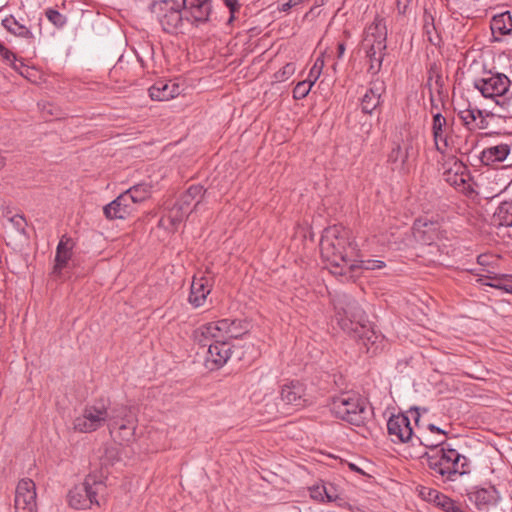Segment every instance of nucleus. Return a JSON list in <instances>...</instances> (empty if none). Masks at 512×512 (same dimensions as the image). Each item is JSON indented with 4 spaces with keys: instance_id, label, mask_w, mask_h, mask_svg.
<instances>
[{
    "instance_id": "1",
    "label": "nucleus",
    "mask_w": 512,
    "mask_h": 512,
    "mask_svg": "<svg viewBox=\"0 0 512 512\" xmlns=\"http://www.w3.org/2000/svg\"><path fill=\"white\" fill-rule=\"evenodd\" d=\"M428 429L436 434L435 439L430 435L417 437L421 445L428 448L422 456L426 460L430 475L446 483L455 482L459 477L470 472L469 460L456 449L446 444L447 432L434 424H428Z\"/></svg>"
},
{
    "instance_id": "2",
    "label": "nucleus",
    "mask_w": 512,
    "mask_h": 512,
    "mask_svg": "<svg viewBox=\"0 0 512 512\" xmlns=\"http://www.w3.org/2000/svg\"><path fill=\"white\" fill-rule=\"evenodd\" d=\"M163 31L182 32L185 25L207 22L211 14L210 0H158L151 5Z\"/></svg>"
},
{
    "instance_id": "3",
    "label": "nucleus",
    "mask_w": 512,
    "mask_h": 512,
    "mask_svg": "<svg viewBox=\"0 0 512 512\" xmlns=\"http://www.w3.org/2000/svg\"><path fill=\"white\" fill-rule=\"evenodd\" d=\"M320 251L328 269L336 276L343 277L347 275V269H353L356 266L357 245L350 231L341 225L324 229L320 240Z\"/></svg>"
},
{
    "instance_id": "4",
    "label": "nucleus",
    "mask_w": 512,
    "mask_h": 512,
    "mask_svg": "<svg viewBox=\"0 0 512 512\" xmlns=\"http://www.w3.org/2000/svg\"><path fill=\"white\" fill-rule=\"evenodd\" d=\"M118 407L111 408L108 399H98L85 405L81 415L73 420V428L80 433L94 432L105 424H118Z\"/></svg>"
},
{
    "instance_id": "5",
    "label": "nucleus",
    "mask_w": 512,
    "mask_h": 512,
    "mask_svg": "<svg viewBox=\"0 0 512 512\" xmlns=\"http://www.w3.org/2000/svg\"><path fill=\"white\" fill-rule=\"evenodd\" d=\"M510 80L502 73H485L483 77L474 81V87L487 99L494 100L499 113L512 116V101L509 97Z\"/></svg>"
},
{
    "instance_id": "6",
    "label": "nucleus",
    "mask_w": 512,
    "mask_h": 512,
    "mask_svg": "<svg viewBox=\"0 0 512 512\" xmlns=\"http://www.w3.org/2000/svg\"><path fill=\"white\" fill-rule=\"evenodd\" d=\"M331 301L335 312L334 319L345 333L351 334L362 323H368L365 311L351 295L336 292Z\"/></svg>"
},
{
    "instance_id": "7",
    "label": "nucleus",
    "mask_w": 512,
    "mask_h": 512,
    "mask_svg": "<svg viewBox=\"0 0 512 512\" xmlns=\"http://www.w3.org/2000/svg\"><path fill=\"white\" fill-rule=\"evenodd\" d=\"M387 28L384 20L375 17L366 27L363 38V48L370 59V70H380L386 50Z\"/></svg>"
},
{
    "instance_id": "8",
    "label": "nucleus",
    "mask_w": 512,
    "mask_h": 512,
    "mask_svg": "<svg viewBox=\"0 0 512 512\" xmlns=\"http://www.w3.org/2000/svg\"><path fill=\"white\" fill-rule=\"evenodd\" d=\"M331 412L336 418L358 427L364 425L370 415L366 401L351 394L335 398L331 404Z\"/></svg>"
},
{
    "instance_id": "9",
    "label": "nucleus",
    "mask_w": 512,
    "mask_h": 512,
    "mask_svg": "<svg viewBox=\"0 0 512 512\" xmlns=\"http://www.w3.org/2000/svg\"><path fill=\"white\" fill-rule=\"evenodd\" d=\"M106 485L100 476L89 474L84 482L74 486L69 491V505L75 509L90 508L93 504L99 506L97 496L104 493Z\"/></svg>"
},
{
    "instance_id": "10",
    "label": "nucleus",
    "mask_w": 512,
    "mask_h": 512,
    "mask_svg": "<svg viewBox=\"0 0 512 512\" xmlns=\"http://www.w3.org/2000/svg\"><path fill=\"white\" fill-rule=\"evenodd\" d=\"M226 325L227 319L205 323L194 331V340L203 347L211 343L226 342Z\"/></svg>"
},
{
    "instance_id": "11",
    "label": "nucleus",
    "mask_w": 512,
    "mask_h": 512,
    "mask_svg": "<svg viewBox=\"0 0 512 512\" xmlns=\"http://www.w3.org/2000/svg\"><path fill=\"white\" fill-rule=\"evenodd\" d=\"M36 485L33 480L21 479L15 491V512H37Z\"/></svg>"
},
{
    "instance_id": "12",
    "label": "nucleus",
    "mask_w": 512,
    "mask_h": 512,
    "mask_svg": "<svg viewBox=\"0 0 512 512\" xmlns=\"http://www.w3.org/2000/svg\"><path fill=\"white\" fill-rule=\"evenodd\" d=\"M388 434L394 443L413 442L418 436H414L410 420L407 415L399 413L392 415L387 422Z\"/></svg>"
},
{
    "instance_id": "13",
    "label": "nucleus",
    "mask_w": 512,
    "mask_h": 512,
    "mask_svg": "<svg viewBox=\"0 0 512 512\" xmlns=\"http://www.w3.org/2000/svg\"><path fill=\"white\" fill-rule=\"evenodd\" d=\"M281 401L291 408L298 410L305 407L310 401L306 393V387L299 381H291L281 388Z\"/></svg>"
},
{
    "instance_id": "14",
    "label": "nucleus",
    "mask_w": 512,
    "mask_h": 512,
    "mask_svg": "<svg viewBox=\"0 0 512 512\" xmlns=\"http://www.w3.org/2000/svg\"><path fill=\"white\" fill-rule=\"evenodd\" d=\"M134 194H118V197L104 206L103 211L108 219H124L130 214L132 205L142 201Z\"/></svg>"
},
{
    "instance_id": "15",
    "label": "nucleus",
    "mask_w": 512,
    "mask_h": 512,
    "mask_svg": "<svg viewBox=\"0 0 512 512\" xmlns=\"http://www.w3.org/2000/svg\"><path fill=\"white\" fill-rule=\"evenodd\" d=\"M467 496L479 510H489L500 499L499 492L494 486L475 487L467 493Z\"/></svg>"
},
{
    "instance_id": "16",
    "label": "nucleus",
    "mask_w": 512,
    "mask_h": 512,
    "mask_svg": "<svg viewBox=\"0 0 512 512\" xmlns=\"http://www.w3.org/2000/svg\"><path fill=\"white\" fill-rule=\"evenodd\" d=\"M206 347H208V351L205 362L210 370L221 368L231 357V345L227 341L211 343Z\"/></svg>"
},
{
    "instance_id": "17",
    "label": "nucleus",
    "mask_w": 512,
    "mask_h": 512,
    "mask_svg": "<svg viewBox=\"0 0 512 512\" xmlns=\"http://www.w3.org/2000/svg\"><path fill=\"white\" fill-rule=\"evenodd\" d=\"M116 414H120L118 424L109 423V429L111 432L118 429L119 437L125 442H130L134 439L136 420L126 406H119Z\"/></svg>"
},
{
    "instance_id": "18",
    "label": "nucleus",
    "mask_w": 512,
    "mask_h": 512,
    "mask_svg": "<svg viewBox=\"0 0 512 512\" xmlns=\"http://www.w3.org/2000/svg\"><path fill=\"white\" fill-rule=\"evenodd\" d=\"M409 145L401 146L395 145L388 154V163L393 171H398L401 174L407 173L411 167Z\"/></svg>"
},
{
    "instance_id": "19",
    "label": "nucleus",
    "mask_w": 512,
    "mask_h": 512,
    "mask_svg": "<svg viewBox=\"0 0 512 512\" xmlns=\"http://www.w3.org/2000/svg\"><path fill=\"white\" fill-rule=\"evenodd\" d=\"M385 91L384 82L375 80L361 97V109L366 114H371L381 103L382 94Z\"/></svg>"
},
{
    "instance_id": "20",
    "label": "nucleus",
    "mask_w": 512,
    "mask_h": 512,
    "mask_svg": "<svg viewBox=\"0 0 512 512\" xmlns=\"http://www.w3.org/2000/svg\"><path fill=\"white\" fill-rule=\"evenodd\" d=\"M181 91L174 81L158 80L149 88V96L152 100L168 101L180 95Z\"/></svg>"
},
{
    "instance_id": "21",
    "label": "nucleus",
    "mask_w": 512,
    "mask_h": 512,
    "mask_svg": "<svg viewBox=\"0 0 512 512\" xmlns=\"http://www.w3.org/2000/svg\"><path fill=\"white\" fill-rule=\"evenodd\" d=\"M448 126L446 118L439 112L433 114L432 133L436 149L444 153L448 147Z\"/></svg>"
},
{
    "instance_id": "22",
    "label": "nucleus",
    "mask_w": 512,
    "mask_h": 512,
    "mask_svg": "<svg viewBox=\"0 0 512 512\" xmlns=\"http://www.w3.org/2000/svg\"><path fill=\"white\" fill-rule=\"evenodd\" d=\"M210 292L211 284L206 277H194L190 287L188 301L194 308L201 307L204 305Z\"/></svg>"
},
{
    "instance_id": "23",
    "label": "nucleus",
    "mask_w": 512,
    "mask_h": 512,
    "mask_svg": "<svg viewBox=\"0 0 512 512\" xmlns=\"http://www.w3.org/2000/svg\"><path fill=\"white\" fill-rule=\"evenodd\" d=\"M355 339L360 340L369 352H375L383 340V336L377 334L373 328L368 326V323H362L359 328L353 330L350 334Z\"/></svg>"
},
{
    "instance_id": "24",
    "label": "nucleus",
    "mask_w": 512,
    "mask_h": 512,
    "mask_svg": "<svg viewBox=\"0 0 512 512\" xmlns=\"http://www.w3.org/2000/svg\"><path fill=\"white\" fill-rule=\"evenodd\" d=\"M492 36L501 41L505 36H512V15L509 11L493 16L490 22Z\"/></svg>"
},
{
    "instance_id": "25",
    "label": "nucleus",
    "mask_w": 512,
    "mask_h": 512,
    "mask_svg": "<svg viewBox=\"0 0 512 512\" xmlns=\"http://www.w3.org/2000/svg\"><path fill=\"white\" fill-rule=\"evenodd\" d=\"M438 223L427 218H418L413 224L414 236L424 242L431 243L437 237Z\"/></svg>"
},
{
    "instance_id": "26",
    "label": "nucleus",
    "mask_w": 512,
    "mask_h": 512,
    "mask_svg": "<svg viewBox=\"0 0 512 512\" xmlns=\"http://www.w3.org/2000/svg\"><path fill=\"white\" fill-rule=\"evenodd\" d=\"M73 242L70 238L63 236L56 248L55 265L53 272L60 274L71 258Z\"/></svg>"
},
{
    "instance_id": "27",
    "label": "nucleus",
    "mask_w": 512,
    "mask_h": 512,
    "mask_svg": "<svg viewBox=\"0 0 512 512\" xmlns=\"http://www.w3.org/2000/svg\"><path fill=\"white\" fill-rule=\"evenodd\" d=\"M510 152L507 144L488 147L481 152L480 160L484 165H492L504 161Z\"/></svg>"
},
{
    "instance_id": "28",
    "label": "nucleus",
    "mask_w": 512,
    "mask_h": 512,
    "mask_svg": "<svg viewBox=\"0 0 512 512\" xmlns=\"http://www.w3.org/2000/svg\"><path fill=\"white\" fill-rule=\"evenodd\" d=\"M355 263L356 266L353 269H347V275L343 276L346 280H350L356 277L360 270H376L385 267V263L381 260H363L359 258V255L355 257Z\"/></svg>"
},
{
    "instance_id": "29",
    "label": "nucleus",
    "mask_w": 512,
    "mask_h": 512,
    "mask_svg": "<svg viewBox=\"0 0 512 512\" xmlns=\"http://www.w3.org/2000/svg\"><path fill=\"white\" fill-rule=\"evenodd\" d=\"M2 25L5 29H7L10 33L23 37V38H33V34L26 26L20 24L13 16L6 17L2 20Z\"/></svg>"
},
{
    "instance_id": "30",
    "label": "nucleus",
    "mask_w": 512,
    "mask_h": 512,
    "mask_svg": "<svg viewBox=\"0 0 512 512\" xmlns=\"http://www.w3.org/2000/svg\"><path fill=\"white\" fill-rule=\"evenodd\" d=\"M423 33L427 41L430 42L432 45L439 46L441 44V36L437 31L432 16L424 17Z\"/></svg>"
},
{
    "instance_id": "31",
    "label": "nucleus",
    "mask_w": 512,
    "mask_h": 512,
    "mask_svg": "<svg viewBox=\"0 0 512 512\" xmlns=\"http://www.w3.org/2000/svg\"><path fill=\"white\" fill-rule=\"evenodd\" d=\"M226 340L236 339L247 332L248 326L245 322L237 319H227Z\"/></svg>"
},
{
    "instance_id": "32",
    "label": "nucleus",
    "mask_w": 512,
    "mask_h": 512,
    "mask_svg": "<svg viewBox=\"0 0 512 512\" xmlns=\"http://www.w3.org/2000/svg\"><path fill=\"white\" fill-rule=\"evenodd\" d=\"M512 280V275L502 274L495 275L492 278L491 283H487V286L492 288L500 289L505 291L506 293L512 294V285L508 282Z\"/></svg>"
},
{
    "instance_id": "33",
    "label": "nucleus",
    "mask_w": 512,
    "mask_h": 512,
    "mask_svg": "<svg viewBox=\"0 0 512 512\" xmlns=\"http://www.w3.org/2000/svg\"><path fill=\"white\" fill-rule=\"evenodd\" d=\"M419 494L425 501L432 502L436 506L439 505V503L442 501V499L445 496L438 490L430 488V487H421Z\"/></svg>"
},
{
    "instance_id": "34",
    "label": "nucleus",
    "mask_w": 512,
    "mask_h": 512,
    "mask_svg": "<svg viewBox=\"0 0 512 512\" xmlns=\"http://www.w3.org/2000/svg\"><path fill=\"white\" fill-rule=\"evenodd\" d=\"M47 19L57 28H62L67 23V18L55 9H47L45 11Z\"/></svg>"
},
{
    "instance_id": "35",
    "label": "nucleus",
    "mask_w": 512,
    "mask_h": 512,
    "mask_svg": "<svg viewBox=\"0 0 512 512\" xmlns=\"http://www.w3.org/2000/svg\"><path fill=\"white\" fill-rule=\"evenodd\" d=\"M477 115H480V110L478 109L468 108L459 112L460 119L469 128H472L477 121Z\"/></svg>"
},
{
    "instance_id": "36",
    "label": "nucleus",
    "mask_w": 512,
    "mask_h": 512,
    "mask_svg": "<svg viewBox=\"0 0 512 512\" xmlns=\"http://www.w3.org/2000/svg\"><path fill=\"white\" fill-rule=\"evenodd\" d=\"M321 490L325 494V501L327 502H338L342 500L337 488L332 483L322 484Z\"/></svg>"
},
{
    "instance_id": "37",
    "label": "nucleus",
    "mask_w": 512,
    "mask_h": 512,
    "mask_svg": "<svg viewBox=\"0 0 512 512\" xmlns=\"http://www.w3.org/2000/svg\"><path fill=\"white\" fill-rule=\"evenodd\" d=\"M323 66H324L323 59L317 58L315 60L314 65L311 67L309 74L305 80H307L310 84L314 85L322 73Z\"/></svg>"
},
{
    "instance_id": "38",
    "label": "nucleus",
    "mask_w": 512,
    "mask_h": 512,
    "mask_svg": "<svg viewBox=\"0 0 512 512\" xmlns=\"http://www.w3.org/2000/svg\"><path fill=\"white\" fill-rule=\"evenodd\" d=\"M312 86L307 80L298 82L293 89V97L297 100L304 99L309 94Z\"/></svg>"
},
{
    "instance_id": "39",
    "label": "nucleus",
    "mask_w": 512,
    "mask_h": 512,
    "mask_svg": "<svg viewBox=\"0 0 512 512\" xmlns=\"http://www.w3.org/2000/svg\"><path fill=\"white\" fill-rule=\"evenodd\" d=\"M437 507L441 508L445 512H466L463 510L461 504L455 502L446 495Z\"/></svg>"
},
{
    "instance_id": "40",
    "label": "nucleus",
    "mask_w": 512,
    "mask_h": 512,
    "mask_svg": "<svg viewBox=\"0 0 512 512\" xmlns=\"http://www.w3.org/2000/svg\"><path fill=\"white\" fill-rule=\"evenodd\" d=\"M296 71V65L292 62L285 64L279 71L275 73V79L283 82L289 79Z\"/></svg>"
},
{
    "instance_id": "41",
    "label": "nucleus",
    "mask_w": 512,
    "mask_h": 512,
    "mask_svg": "<svg viewBox=\"0 0 512 512\" xmlns=\"http://www.w3.org/2000/svg\"><path fill=\"white\" fill-rule=\"evenodd\" d=\"M0 56L7 62L13 64V67L17 70L18 67L15 64L16 56L13 52L8 50L2 43H0Z\"/></svg>"
},
{
    "instance_id": "42",
    "label": "nucleus",
    "mask_w": 512,
    "mask_h": 512,
    "mask_svg": "<svg viewBox=\"0 0 512 512\" xmlns=\"http://www.w3.org/2000/svg\"><path fill=\"white\" fill-rule=\"evenodd\" d=\"M507 214L508 220L506 219V223L512 224V202L504 201L499 206V215Z\"/></svg>"
},
{
    "instance_id": "43",
    "label": "nucleus",
    "mask_w": 512,
    "mask_h": 512,
    "mask_svg": "<svg viewBox=\"0 0 512 512\" xmlns=\"http://www.w3.org/2000/svg\"><path fill=\"white\" fill-rule=\"evenodd\" d=\"M225 5L229 8L230 11V18L229 22H231L234 19V14L239 11L240 5L238 0H223Z\"/></svg>"
},
{
    "instance_id": "44",
    "label": "nucleus",
    "mask_w": 512,
    "mask_h": 512,
    "mask_svg": "<svg viewBox=\"0 0 512 512\" xmlns=\"http://www.w3.org/2000/svg\"><path fill=\"white\" fill-rule=\"evenodd\" d=\"M10 220L14 224V226L16 227V229L18 231H20V232L24 231L26 222L22 216L16 215V216L12 217Z\"/></svg>"
},
{
    "instance_id": "45",
    "label": "nucleus",
    "mask_w": 512,
    "mask_h": 512,
    "mask_svg": "<svg viewBox=\"0 0 512 512\" xmlns=\"http://www.w3.org/2000/svg\"><path fill=\"white\" fill-rule=\"evenodd\" d=\"M311 497L315 500L325 501V494L321 490V485L314 486L311 488Z\"/></svg>"
},
{
    "instance_id": "46",
    "label": "nucleus",
    "mask_w": 512,
    "mask_h": 512,
    "mask_svg": "<svg viewBox=\"0 0 512 512\" xmlns=\"http://www.w3.org/2000/svg\"><path fill=\"white\" fill-rule=\"evenodd\" d=\"M487 127L488 122L486 118L483 116V112L480 110V115H477V121L475 122L472 128L486 129Z\"/></svg>"
},
{
    "instance_id": "47",
    "label": "nucleus",
    "mask_w": 512,
    "mask_h": 512,
    "mask_svg": "<svg viewBox=\"0 0 512 512\" xmlns=\"http://www.w3.org/2000/svg\"><path fill=\"white\" fill-rule=\"evenodd\" d=\"M303 0H288L287 3L283 4L282 10L287 11L291 7L296 6L297 4L301 3Z\"/></svg>"
},
{
    "instance_id": "48",
    "label": "nucleus",
    "mask_w": 512,
    "mask_h": 512,
    "mask_svg": "<svg viewBox=\"0 0 512 512\" xmlns=\"http://www.w3.org/2000/svg\"><path fill=\"white\" fill-rule=\"evenodd\" d=\"M496 216H497V218L499 220V225H501V226H511L512 225V224H508V223L505 222L506 219L508 220L507 214L499 215V210H498L497 213H496Z\"/></svg>"
},
{
    "instance_id": "49",
    "label": "nucleus",
    "mask_w": 512,
    "mask_h": 512,
    "mask_svg": "<svg viewBox=\"0 0 512 512\" xmlns=\"http://www.w3.org/2000/svg\"><path fill=\"white\" fill-rule=\"evenodd\" d=\"M6 322V311L2 303L0 302V328L5 324Z\"/></svg>"
},
{
    "instance_id": "50",
    "label": "nucleus",
    "mask_w": 512,
    "mask_h": 512,
    "mask_svg": "<svg viewBox=\"0 0 512 512\" xmlns=\"http://www.w3.org/2000/svg\"><path fill=\"white\" fill-rule=\"evenodd\" d=\"M492 278H493V276H490V275H481V276L479 277L478 281H479L482 285H486V286H487V283H491Z\"/></svg>"
},
{
    "instance_id": "51",
    "label": "nucleus",
    "mask_w": 512,
    "mask_h": 512,
    "mask_svg": "<svg viewBox=\"0 0 512 512\" xmlns=\"http://www.w3.org/2000/svg\"><path fill=\"white\" fill-rule=\"evenodd\" d=\"M345 52V45L343 43L338 44V57L341 58Z\"/></svg>"
},
{
    "instance_id": "52",
    "label": "nucleus",
    "mask_w": 512,
    "mask_h": 512,
    "mask_svg": "<svg viewBox=\"0 0 512 512\" xmlns=\"http://www.w3.org/2000/svg\"><path fill=\"white\" fill-rule=\"evenodd\" d=\"M438 110L437 104L434 102L433 97L431 96V113L434 114Z\"/></svg>"
},
{
    "instance_id": "53",
    "label": "nucleus",
    "mask_w": 512,
    "mask_h": 512,
    "mask_svg": "<svg viewBox=\"0 0 512 512\" xmlns=\"http://www.w3.org/2000/svg\"><path fill=\"white\" fill-rule=\"evenodd\" d=\"M423 435H430V437H431L432 439H435V437H436V434H433V433L428 429V427L426 428V432H424L421 436H423Z\"/></svg>"
},
{
    "instance_id": "54",
    "label": "nucleus",
    "mask_w": 512,
    "mask_h": 512,
    "mask_svg": "<svg viewBox=\"0 0 512 512\" xmlns=\"http://www.w3.org/2000/svg\"><path fill=\"white\" fill-rule=\"evenodd\" d=\"M397 1H398V6L403 5L404 7H406L408 5V3L410 2V0H397Z\"/></svg>"
},
{
    "instance_id": "55",
    "label": "nucleus",
    "mask_w": 512,
    "mask_h": 512,
    "mask_svg": "<svg viewBox=\"0 0 512 512\" xmlns=\"http://www.w3.org/2000/svg\"><path fill=\"white\" fill-rule=\"evenodd\" d=\"M485 258H486V256H485V255H480V256L478 257V263H480V264H484V263H486Z\"/></svg>"
},
{
    "instance_id": "56",
    "label": "nucleus",
    "mask_w": 512,
    "mask_h": 512,
    "mask_svg": "<svg viewBox=\"0 0 512 512\" xmlns=\"http://www.w3.org/2000/svg\"><path fill=\"white\" fill-rule=\"evenodd\" d=\"M5 165V158L0 153V169Z\"/></svg>"
},
{
    "instance_id": "57",
    "label": "nucleus",
    "mask_w": 512,
    "mask_h": 512,
    "mask_svg": "<svg viewBox=\"0 0 512 512\" xmlns=\"http://www.w3.org/2000/svg\"><path fill=\"white\" fill-rule=\"evenodd\" d=\"M512 188V182L509 183L502 192H506L508 189Z\"/></svg>"
},
{
    "instance_id": "58",
    "label": "nucleus",
    "mask_w": 512,
    "mask_h": 512,
    "mask_svg": "<svg viewBox=\"0 0 512 512\" xmlns=\"http://www.w3.org/2000/svg\"><path fill=\"white\" fill-rule=\"evenodd\" d=\"M415 412H416V422L418 421V418L420 417V414L417 412V409H415Z\"/></svg>"
},
{
    "instance_id": "59",
    "label": "nucleus",
    "mask_w": 512,
    "mask_h": 512,
    "mask_svg": "<svg viewBox=\"0 0 512 512\" xmlns=\"http://www.w3.org/2000/svg\"><path fill=\"white\" fill-rule=\"evenodd\" d=\"M186 192H187V193L192 192V186H191V187H189V188L187 189V191H186Z\"/></svg>"
},
{
    "instance_id": "60",
    "label": "nucleus",
    "mask_w": 512,
    "mask_h": 512,
    "mask_svg": "<svg viewBox=\"0 0 512 512\" xmlns=\"http://www.w3.org/2000/svg\"><path fill=\"white\" fill-rule=\"evenodd\" d=\"M131 190H132V188H128L124 192L129 193V192H131Z\"/></svg>"
},
{
    "instance_id": "61",
    "label": "nucleus",
    "mask_w": 512,
    "mask_h": 512,
    "mask_svg": "<svg viewBox=\"0 0 512 512\" xmlns=\"http://www.w3.org/2000/svg\"><path fill=\"white\" fill-rule=\"evenodd\" d=\"M294 512H300L299 509L297 507H294Z\"/></svg>"
}]
</instances>
